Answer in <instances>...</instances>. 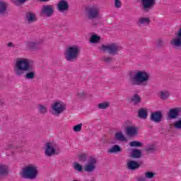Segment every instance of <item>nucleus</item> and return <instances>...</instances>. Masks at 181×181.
<instances>
[{"label": "nucleus", "mask_w": 181, "mask_h": 181, "mask_svg": "<svg viewBox=\"0 0 181 181\" xmlns=\"http://www.w3.org/2000/svg\"><path fill=\"white\" fill-rule=\"evenodd\" d=\"M16 77H22L25 74L27 80H33L36 76L35 67L30 65V61L26 58H19L16 61L13 69Z\"/></svg>", "instance_id": "nucleus-1"}, {"label": "nucleus", "mask_w": 181, "mask_h": 181, "mask_svg": "<svg viewBox=\"0 0 181 181\" xmlns=\"http://www.w3.org/2000/svg\"><path fill=\"white\" fill-rule=\"evenodd\" d=\"M20 175L23 179L35 180L39 175V167L33 164L23 166L20 172Z\"/></svg>", "instance_id": "nucleus-2"}, {"label": "nucleus", "mask_w": 181, "mask_h": 181, "mask_svg": "<svg viewBox=\"0 0 181 181\" xmlns=\"http://www.w3.org/2000/svg\"><path fill=\"white\" fill-rule=\"evenodd\" d=\"M64 54L67 62H76L80 56V47L77 45L69 46Z\"/></svg>", "instance_id": "nucleus-3"}, {"label": "nucleus", "mask_w": 181, "mask_h": 181, "mask_svg": "<svg viewBox=\"0 0 181 181\" xmlns=\"http://www.w3.org/2000/svg\"><path fill=\"white\" fill-rule=\"evenodd\" d=\"M151 79V74L146 71H136V86L146 87L148 82Z\"/></svg>", "instance_id": "nucleus-4"}, {"label": "nucleus", "mask_w": 181, "mask_h": 181, "mask_svg": "<svg viewBox=\"0 0 181 181\" xmlns=\"http://www.w3.org/2000/svg\"><path fill=\"white\" fill-rule=\"evenodd\" d=\"M60 151L57 150V145L56 144H53L51 142H47L45 144V156H53V155H59Z\"/></svg>", "instance_id": "nucleus-5"}, {"label": "nucleus", "mask_w": 181, "mask_h": 181, "mask_svg": "<svg viewBox=\"0 0 181 181\" xmlns=\"http://www.w3.org/2000/svg\"><path fill=\"white\" fill-rule=\"evenodd\" d=\"M52 114L53 115H60L62 112L66 111V105L63 102H55L52 104Z\"/></svg>", "instance_id": "nucleus-6"}, {"label": "nucleus", "mask_w": 181, "mask_h": 181, "mask_svg": "<svg viewBox=\"0 0 181 181\" xmlns=\"http://www.w3.org/2000/svg\"><path fill=\"white\" fill-rule=\"evenodd\" d=\"M141 2L142 10L146 13L153 11L156 6V0H141Z\"/></svg>", "instance_id": "nucleus-7"}, {"label": "nucleus", "mask_w": 181, "mask_h": 181, "mask_svg": "<svg viewBox=\"0 0 181 181\" xmlns=\"http://www.w3.org/2000/svg\"><path fill=\"white\" fill-rule=\"evenodd\" d=\"M100 49L103 50V53L107 52L109 54H112V56L118 54V50H119V48L115 43H112L110 45H102Z\"/></svg>", "instance_id": "nucleus-8"}, {"label": "nucleus", "mask_w": 181, "mask_h": 181, "mask_svg": "<svg viewBox=\"0 0 181 181\" xmlns=\"http://www.w3.org/2000/svg\"><path fill=\"white\" fill-rule=\"evenodd\" d=\"M95 165H97V158H94L93 156H90L87 163L84 166L85 172L93 173V172L95 170Z\"/></svg>", "instance_id": "nucleus-9"}, {"label": "nucleus", "mask_w": 181, "mask_h": 181, "mask_svg": "<svg viewBox=\"0 0 181 181\" xmlns=\"http://www.w3.org/2000/svg\"><path fill=\"white\" fill-rule=\"evenodd\" d=\"M177 37H174L170 41V45L175 49V50H179L181 47V28L179 29L177 33H175Z\"/></svg>", "instance_id": "nucleus-10"}, {"label": "nucleus", "mask_w": 181, "mask_h": 181, "mask_svg": "<svg viewBox=\"0 0 181 181\" xmlns=\"http://www.w3.org/2000/svg\"><path fill=\"white\" fill-rule=\"evenodd\" d=\"M86 11L88 19H95V18H98L99 13L97 7H86Z\"/></svg>", "instance_id": "nucleus-11"}, {"label": "nucleus", "mask_w": 181, "mask_h": 181, "mask_svg": "<svg viewBox=\"0 0 181 181\" xmlns=\"http://www.w3.org/2000/svg\"><path fill=\"white\" fill-rule=\"evenodd\" d=\"M69 8L70 5H69V2L66 0H60L57 5V9L59 12H69Z\"/></svg>", "instance_id": "nucleus-12"}, {"label": "nucleus", "mask_w": 181, "mask_h": 181, "mask_svg": "<svg viewBox=\"0 0 181 181\" xmlns=\"http://www.w3.org/2000/svg\"><path fill=\"white\" fill-rule=\"evenodd\" d=\"M42 13L47 18H50L54 13V9H53V5H45L42 6Z\"/></svg>", "instance_id": "nucleus-13"}, {"label": "nucleus", "mask_w": 181, "mask_h": 181, "mask_svg": "<svg viewBox=\"0 0 181 181\" xmlns=\"http://www.w3.org/2000/svg\"><path fill=\"white\" fill-rule=\"evenodd\" d=\"M181 112V107L170 109L168 117L170 119H176L179 117V113Z\"/></svg>", "instance_id": "nucleus-14"}, {"label": "nucleus", "mask_w": 181, "mask_h": 181, "mask_svg": "<svg viewBox=\"0 0 181 181\" xmlns=\"http://www.w3.org/2000/svg\"><path fill=\"white\" fill-rule=\"evenodd\" d=\"M8 16V3L0 0V16Z\"/></svg>", "instance_id": "nucleus-15"}, {"label": "nucleus", "mask_w": 181, "mask_h": 181, "mask_svg": "<svg viewBox=\"0 0 181 181\" xmlns=\"http://www.w3.org/2000/svg\"><path fill=\"white\" fill-rule=\"evenodd\" d=\"M23 146H25V139H23L21 141V144H19L18 146H13V144H8L6 147V151H13L16 149H19V148H22Z\"/></svg>", "instance_id": "nucleus-16"}, {"label": "nucleus", "mask_w": 181, "mask_h": 181, "mask_svg": "<svg viewBox=\"0 0 181 181\" xmlns=\"http://www.w3.org/2000/svg\"><path fill=\"white\" fill-rule=\"evenodd\" d=\"M150 119L153 122H160V119H162V113L160 112L151 113Z\"/></svg>", "instance_id": "nucleus-17"}, {"label": "nucleus", "mask_w": 181, "mask_h": 181, "mask_svg": "<svg viewBox=\"0 0 181 181\" xmlns=\"http://www.w3.org/2000/svg\"><path fill=\"white\" fill-rule=\"evenodd\" d=\"M26 46L30 50H37V49H40V43L39 42L29 41L26 42Z\"/></svg>", "instance_id": "nucleus-18"}, {"label": "nucleus", "mask_w": 181, "mask_h": 181, "mask_svg": "<svg viewBox=\"0 0 181 181\" xmlns=\"http://www.w3.org/2000/svg\"><path fill=\"white\" fill-rule=\"evenodd\" d=\"M25 21H28L30 23H32L33 22H36L37 19L36 18V16L33 12H27L25 13Z\"/></svg>", "instance_id": "nucleus-19"}, {"label": "nucleus", "mask_w": 181, "mask_h": 181, "mask_svg": "<svg viewBox=\"0 0 181 181\" xmlns=\"http://www.w3.org/2000/svg\"><path fill=\"white\" fill-rule=\"evenodd\" d=\"M126 134L128 136H134L136 135V127L133 126L126 127Z\"/></svg>", "instance_id": "nucleus-20"}, {"label": "nucleus", "mask_w": 181, "mask_h": 181, "mask_svg": "<svg viewBox=\"0 0 181 181\" xmlns=\"http://www.w3.org/2000/svg\"><path fill=\"white\" fill-rule=\"evenodd\" d=\"M126 168L129 170H136V160H127Z\"/></svg>", "instance_id": "nucleus-21"}, {"label": "nucleus", "mask_w": 181, "mask_h": 181, "mask_svg": "<svg viewBox=\"0 0 181 181\" xmlns=\"http://www.w3.org/2000/svg\"><path fill=\"white\" fill-rule=\"evenodd\" d=\"M8 165L0 163V177H2V176H8Z\"/></svg>", "instance_id": "nucleus-22"}, {"label": "nucleus", "mask_w": 181, "mask_h": 181, "mask_svg": "<svg viewBox=\"0 0 181 181\" xmlns=\"http://www.w3.org/2000/svg\"><path fill=\"white\" fill-rule=\"evenodd\" d=\"M138 117L141 118V119H146V118H148V109L141 108L139 110Z\"/></svg>", "instance_id": "nucleus-23"}, {"label": "nucleus", "mask_w": 181, "mask_h": 181, "mask_svg": "<svg viewBox=\"0 0 181 181\" xmlns=\"http://www.w3.org/2000/svg\"><path fill=\"white\" fill-rule=\"evenodd\" d=\"M122 151V148H121L120 146L119 145H114L112 146L109 151H107L108 153H119L120 152Z\"/></svg>", "instance_id": "nucleus-24"}, {"label": "nucleus", "mask_w": 181, "mask_h": 181, "mask_svg": "<svg viewBox=\"0 0 181 181\" xmlns=\"http://www.w3.org/2000/svg\"><path fill=\"white\" fill-rule=\"evenodd\" d=\"M138 23L141 26H148L151 23V18L141 17L139 18Z\"/></svg>", "instance_id": "nucleus-25"}, {"label": "nucleus", "mask_w": 181, "mask_h": 181, "mask_svg": "<svg viewBox=\"0 0 181 181\" xmlns=\"http://www.w3.org/2000/svg\"><path fill=\"white\" fill-rule=\"evenodd\" d=\"M115 138L116 141H120V142H127L128 139L127 137L122 134V132H118L115 134Z\"/></svg>", "instance_id": "nucleus-26"}, {"label": "nucleus", "mask_w": 181, "mask_h": 181, "mask_svg": "<svg viewBox=\"0 0 181 181\" xmlns=\"http://www.w3.org/2000/svg\"><path fill=\"white\" fill-rule=\"evenodd\" d=\"M130 78L129 79V83L132 86H136V71L129 72Z\"/></svg>", "instance_id": "nucleus-27"}, {"label": "nucleus", "mask_w": 181, "mask_h": 181, "mask_svg": "<svg viewBox=\"0 0 181 181\" xmlns=\"http://www.w3.org/2000/svg\"><path fill=\"white\" fill-rule=\"evenodd\" d=\"M101 40V37H100L97 34H93L91 35V37L89 39L90 43L92 45H94L95 43H100V41Z\"/></svg>", "instance_id": "nucleus-28"}, {"label": "nucleus", "mask_w": 181, "mask_h": 181, "mask_svg": "<svg viewBox=\"0 0 181 181\" xmlns=\"http://www.w3.org/2000/svg\"><path fill=\"white\" fill-rule=\"evenodd\" d=\"M170 95V93L168 90H162L160 92V98L161 100H168Z\"/></svg>", "instance_id": "nucleus-29"}, {"label": "nucleus", "mask_w": 181, "mask_h": 181, "mask_svg": "<svg viewBox=\"0 0 181 181\" xmlns=\"http://www.w3.org/2000/svg\"><path fill=\"white\" fill-rule=\"evenodd\" d=\"M108 107H110V102H103L98 105V107L99 110H107Z\"/></svg>", "instance_id": "nucleus-30"}, {"label": "nucleus", "mask_w": 181, "mask_h": 181, "mask_svg": "<svg viewBox=\"0 0 181 181\" xmlns=\"http://www.w3.org/2000/svg\"><path fill=\"white\" fill-rule=\"evenodd\" d=\"M38 111L40 114H46L47 112V107L43 105H38Z\"/></svg>", "instance_id": "nucleus-31"}, {"label": "nucleus", "mask_w": 181, "mask_h": 181, "mask_svg": "<svg viewBox=\"0 0 181 181\" xmlns=\"http://www.w3.org/2000/svg\"><path fill=\"white\" fill-rule=\"evenodd\" d=\"M74 169L78 172H83V165L78 163H74Z\"/></svg>", "instance_id": "nucleus-32"}, {"label": "nucleus", "mask_w": 181, "mask_h": 181, "mask_svg": "<svg viewBox=\"0 0 181 181\" xmlns=\"http://www.w3.org/2000/svg\"><path fill=\"white\" fill-rule=\"evenodd\" d=\"M128 151H132L130 157L133 159H136V148H129Z\"/></svg>", "instance_id": "nucleus-33"}, {"label": "nucleus", "mask_w": 181, "mask_h": 181, "mask_svg": "<svg viewBox=\"0 0 181 181\" xmlns=\"http://www.w3.org/2000/svg\"><path fill=\"white\" fill-rule=\"evenodd\" d=\"M144 175H145L146 179H153V177H155V175L156 174L152 172H146Z\"/></svg>", "instance_id": "nucleus-34"}, {"label": "nucleus", "mask_w": 181, "mask_h": 181, "mask_svg": "<svg viewBox=\"0 0 181 181\" xmlns=\"http://www.w3.org/2000/svg\"><path fill=\"white\" fill-rule=\"evenodd\" d=\"M82 127H83V124L80 123L74 126L73 129L74 132H80V131H81Z\"/></svg>", "instance_id": "nucleus-35"}, {"label": "nucleus", "mask_w": 181, "mask_h": 181, "mask_svg": "<svg viewBox=\"0 0 181 181\" xmlns=\"http://www.w3.org/2000/svg\"><path fill=\"white\" fill-rule=\"evenodd\" d=\"M127 101L128 103H133L134 105H136V93H135L132 98H129Z\"/></svg>", "instance_id": "nucleus-36"}, {"label": "nucleus", "mask_w": 181, "mask_h": 181, "mask_svg": "<svg viewBox=\"0 0 181 181\" xmlns=\"http://www.w3.org/2000/svg\"><path fill=\"white\" fill-rule=\"evenodd\" d=\"M78 98H80V100H86V93L83 91L78 92L77 93Z\"/></svg>", "instance_id": "nucleus-37"}, {"label": "nucleus", "mask_w": 181, "mask_h": 181, "mask_svg": "<svg viewBox=\"0 0 181 181\" xmlns=\"http://www.w3.org/2000/svg\"><path fill=\"white\" fill-rule=\"evenodd\" d=\"M78 159L80 162H86L87 160V154L82 153L78 156Z\"/></svg>", "instance_id": "nucleus-38"}, {"label": "nucleus", "mask_w": 181, "mask_h": 181, "mask_svg": "<svg viewBox=\"0 0 181 181\" xmlns=\"http://www.w3.org/2000/svg\"><path fill=\"white\" fill-rule=\"evenodd\" d=\"M164 43L165 42H163V40L158 39L156 41V47H162V46H163Z\"/></svg>", "instance_id": "nucleus-39"}, {"label": "nucleus", "mask_w": 181, "mask_h": 181, "mask_svg": "<svg viewBox=\"0 0 181 181\" xmlns=\"http://www.w3.org/2000/svg\"><path fill=\"white\" fill-rule=\"evenodd\" d=\"M156 149V147L153 144L149 145L146 148V151L148 152H153V151H155Z\"/></svg>", "instance_id": "nucleus-40"}, {"label": "nucleus", "mask_w": 181, "mask_h": 181, "mask_svg": "<svg viewBox=\"0 0 181 181\" xmlns=\"http://www.w3.org/2000/svg\"><path fill=\"white\" fill-rule=\"evenodd\" d=\"M174 127L176 129H181V119H179L174 123Z\"/></svg>", "instance_id": "nucleus-41"}, {"label": "nucleus", "mask_w": 181, "mask_h": 181, "mask_svg": "<svg viewBox=\"0 0 181 181\" xmlns=\"http://www.w3.org/2000/svg\"><path fill=\"white\" fill-rule=\"evenodd\" d=\"M103 23L98 21H93L92 23L93 28H97V26H101Z\"/></svg>", "instance_id": "nucleus-42"}, {"label": "nucleus", "mask_w": 181, "mask_h": 181, "mask_svg": "<svg viewBox=\"0 0 181 181\" xmlns=\"http://www.w3.org/2000/svg\"><path fill=\"white\" fill-rule=\"evenodd\" d=\"M121 0H115V8H121Z\"/></svg>", "instance_id": "nucleus-43"}, {"label": "nucleus", "mask_w": 181, "mask_h": 181, "mask_svg": "<svg viewBox=\"0 0 181 181\" xmlns=\"http://www.w3.org/2000/svg\"><path fill=\"white\" fill-rule=\"evenodd\" d=\"M103 62H105V63H111V62H112V57H104L103 58Z\"/></svg>", "instance_id": "nucleus-44"}, {"label": "nucleus", "mask_w": 181, "mask_h": 181, "mask_svg": "<svg viewBox=\"0 0 181 181\" xmlns=\"http://www.w3.org/2000/svg\"><path fill=\"white\" fill-rule=\"evenodd\" d=\"M143 155H142V152L141 151V150H136V159H139V158H142Z\"/></svg>", "instance_id": "nucleus-45"}, {"label": "nucleus", "mask_w": 181, "mask_h": 181, "mask_svg": "<svg viewBox=\"0 0 181 181\" xmlns=\"http://www.w3.org/2000/svg\"><path fill=\"white\" fill-rule=\"evenodd\" d=\"M26 1H28V0H16V4H17V5H22V4H25V2H26Z\"/></svg>", "instance_id": "nucleus-46"}, {"label": "nucleus", "mask_w": 181, "mask_h": 181, "mask_svg": "<svg viewBox=\"0 0 181 181\" xmlns=\"http://www.w3.org/2000/svg\"><path fill=\"white\" fill-rule=\"evenodd\" d=\"M132 148H136V141H133L129 143Z\"/></svg>", "instance_id": "nucleus-47"}, {"label": "nucleus", "mask_w": 181, "mask_h": 181, "mask_svg": "<svg viewBox=\"0 0 181 181\" xmlns=\"http://www.w3.org/2000/svg\"><path fill=\"white\" fill-rule=\"evenodd\" d=\"M143 162L142 160H136V169L141 167V165H142Z\"/></svg>", "instance_id": "nucleus-48"}, {"label": "nucleus", "mask_w": 181, "mask_h": 181, "mask_svg": "<svg viewBox=\"0 0 181 181\" xmlns=\"http://www.w3.org/2000/svg\"><path fill=\"white\" fill-rule=\"evenodd\" d=\"M141 96L136 95V104H139V103H141Z\"/></svg>", "instance_id": "nucleus-49"}, {"label": "nucleus", "mask_w": 181, "mask_h": 181, "mask_svg": "<svg viewBox=\"0 0 181 181\" xmlns=\"http://www.w3.org/2000/svg\"><path fill=\"white\" fill-rule=\"evenodd\" d=\"M139 146H142V143H141L139 141H136V147L139 148Z\"/></svg>", "instance_id": "nucleus-50"}, {"label": "nucleus", "mask_w": 181, "mask_h": 181, "mask_svg": "<svg viewBox=\"0 0 181 181\" xmlns=\"http://www.w3.org/2000/svg\"><path fill=\"white\" fill-rule=\"evenodd\" d=\"M7 46H8V47H13V42H8Z\"/></svg>", "instance_id": "nucleus-51"}, {"label": "nucleus", "mask_w": 181, "mask_h": 181, "mask_svg": "<svg viewBox=\"0 0 181 181\" xmlns=\"http://www.w3.org/2000/svg\"><path fill=\"white\" fill-rule=\"evenodd\" d=\"M139 181H148V180H146V178H140L139 179Z\"/></svg>", "instance_id": "nucleus-52"}, {"label": "nucleus", "mask_w": 181, "mask_h": 181, "mask_svg": "<svg viewBox=\"0 0 181 181\" xmlns=\"http://www.w3.org/2000/svg\"><path fill=\"white\" fill-rule=\"evenodd\" d=\"M41 2H49L50 0H40Z\"/></svg>", "instance_id": "nucleus-53"}, {"label": "nucleus", "mask_w": 181, "mask_h": 181, "mask_svg": "<svg viewBox=\"0 0 181 181\" xmlns=\"http://www.w3.org/2000/svg\"><path fill=\"white\" fill-rule=\"evenodd\" d=\"M128 123H129V121H127L124 122V124H128Z\"/></svg>", "instance_id": "nucleus-54"}, {"label": "nucleus", "mask_w": 181, "mask_h": 181, "mask_svg": "<svg viewBox=\"0 0 181 181\" xmlns=\"http://www.w3.org/2000/svg\"><path fill=\"white\" fill-rule=\"evenodd\" d=\"M11 154L13 155V151H11Z\"/></svg>", "instance_id": "nucleus-55"}]
</instances>
